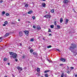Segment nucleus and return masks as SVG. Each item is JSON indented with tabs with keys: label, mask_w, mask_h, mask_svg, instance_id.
<instances>
[{
	"label": "nucleus",
	"mask_w": 77,
	"mask_h": 77,
	"mask_svg": "<svg viewBox=\"0 0 77 77\" xmlns=\"http://www.w3.org/2000/svg\"><path fill=\"white\" fill-rule=\"evenodd\" d=\"M71 45L70 46L69 49L70 51H71V52L74 53V52L73 50L76 48V45L73 43L71 44Z\"/></svg>",
	"instance_id": "1"
},
{
	"label": "nucleus",
	"mask_w": 77,
	"mask_h": 77,
	"mask_svg": "<svg viewBox=\"0 0 77 77\" xmlns=\"http://www.w3.org/2000/svg\"><path fill=\"white\" fill-rule=\"evenodd\" d=\"M12 57L14 58V59H16L17 57V55L15 53H14L13 55L10 56L11 58H12Z\"/></svg>",
	"instance_id": "2"
},
{
	"label": "nucleus",
	"mask_w": 77,
	"mask_h": 77,
	"mask_svg": "<svg viewBox=\"0 0 77 77\" xmlns=\"http://www.w3.org/2000/svg\"><path fill=\"white\" fill-rule=\"evenodd\" d=\"M23 32L25 33L26 35L27 36H29V30H25L23 31Z\"/></svg>",
	"instance_id": "3"
},
{
	"label": "nucleus",
	"mask_w": 77,
	"mask_h": 77,
	"mask_svg": "<svg viewBox=\"0 0 77 77\" xmlns=\"http://www.w3.org/2000/svg\"><path fill=\"white\" fill-rule=\"evenodd\" d=\"M17 68L19 71L20 72V71H23V69H22V67H20V66H18L17 67Z\"/></svg>",
	"instance_id": "4"
},
{
	"label": "nucleus",
	"mask_w": 77,
	"mask_h": 77,
	"mask_svg": "<svg viewBox=\"0 0 77 77\" xmlns=\"http://www.w3.org/2000/svg\"><path fill=\"white\" fill-rule=\"evenodd\" d=\"M44 17L46 18H50V15L46 14V15L44 16Z\"/></svg>",
	"instance_id": "5"
},
{
	"label": "nucleus",
	"mask_w": 77,
	"mask_h": 77,
	"mask_svg": "<svg viewBox=\"0 0 77 77\" xmlns=\"http://www.w3.org/2000/svg\"><path fill=\"white\" fill-rule=\"evenodd\" d=\"M69 2V0H64L63 1V3L65 4L68 3Z\"/></svg>",
	"instance_id": "6"
},
{
	"label": "nucleus",
	"mask_w": 77,
	"mask_h": 77,
	"mask_svg": "<svg viewBox=\"0 0 77 77\" xmlns=\"http://www.w3.org/2000/svg\"><path fill=\"white\" fill-rule=\"evenodd\" d=\"M69 21V20H68V19H66V21L65 22V24H67Z\"/></svg>",
	"instance_id": "7"
},
{
	"label": "nucleus",
	"mask_w": 77,
	"mask_h": 77,
	"mask_svg": "<svg viewBox=\"0 0 77 77\" xmlns=\"http://www.w3.org/2000/svg\"><path fill=\"white\" fill-rule=\"evenodd\" d=\"M42 5L44 8H45V6L46 5L45 3H42Z\"/></svg>",
	"instance_id": "8"
},
{
	"label": "nucleus",
	"mask_w": 77,
	"mask_h": 77,
	"mask_svg": "<svg viewBox=\"0 0 77 77\" xmlns=\"http://www.w3.org/2000/svg\"><path fill=\"white\" fill-rule=\"evenodd\" d=\"M60 60L62 62H65V59L63 58H62L60 59Z\"/></svg>",
	"instance_id": "9"
},
{
	"label": "nucleus",
	"mask_w": 77,
	"mask_h": 77,
	"mask_svg": "<svg viewBox=\"0 0 77 77\" xmlns=\"http://www.w3.org/2000/svg\"><path fill=\"white\" fill-rule=\"evenodd\" d=\"M37 30H41V27H40V26H38L37 27Z\"/></svg>",
	"instance_id": "10"
},
{
	"label": "nucleus",
	"mask_w": 77,
	"mask_h": 77,
	"mask_svg": "<svg viewBox=\"0 0 77 77\" xmlns=\"http://www.w3.org/2000/svg\"><path fill=\"white\" fill-rule=\"evenodd\" d=\"M22 35H23V33L22 32L20 31V32L19 36L21 37L22 36Z\"/></svg>",
	"instance_id": "11"
},
{
	"label": "nucleus",
	"mask_w": 77,
	"mask_h": 77,
	"mask_svg": "<svg viewBox=\"0 0 77 77\" xmlns=\"http://www.w3.org/2000/svg\"><path fill=\"white\" fill-rule=\"evenodd\" d=\"M9 53L10 54V55H12V56H13V54H14V52H9Z\"/></svg>",
	"instance_id": "12"
},
{
	"label": "nucleus",
	"mask_w": 77,
	"mask_h": 77,
	"mask_svg": "<svg viewBox=\"0 0 77 77\" xmlns=\"http://www.w3.org/2000/svg\"><path fill=\"white\" fill-rule=\"evenodd\" d=\"M32 12H33L32 11H29L28 12V14H30L32 13Z\"/></svg>",
	"instance_id": "13"
},
{
	"label": "nucleus",
	"mask_w": 77,
	"mask_h": 77,
	"mask_svg": "<svg viewBox=\"0 0 77 77\" xmlns=\"http://www.w3.org/2000/svg\"><path fill=\"white\" fill-rule=\"evenodd\" d=\"M9 33H7L5 34V37H6V36H9Z\"/></svg>",
	"instance_id": "14"
},
{
	"label": "nucleus",
	"mask_w": 77,
	"mask_h": 77,
	"mask_svg": "<svg viewBox=\"0 0 77 77\" xmlns=\"http://www.w3.org/2000/svg\"><path fill=\"white\" fill-rule=\"evenodd\" d=\"M50 70H45V72H44L45 73H46V72H50Z\"/></svg>",
	"instance_id": "15"
},
{
	"label": "nucleus",
	"mask_w": 77,
	"mask_h": 77,
	"mask_svg": "<svg viewBox=\"0 0 77 77\" xmlns=\"http://www.w3.org/2000/svg\"><path fill=\"white\" fill-rule=\"evenodd\" d=\"M63 22V18H61L60 19V23H62Z\"/></svg>",
	"instance_id": "16"
},
{
	"label": "nucleus",
	"mask_w": 77,
	"mask_h": 77,
	"mask_svg": "<svg viewBox=\"0 0 77 77\" xmlns=\"http://www.w3.org/2000/svg\"><path fill=\"white\" fill-rule=\"evenodd\" d=\"M37 72H39V71H40V69L38 68H37Z\"/></svg>",
	"instance_id": "17"
},
{
	"label": "nucleus",
	"mask_w": 77,
	"mask_h": 77,
	"mask_svg": "<svg viewBox=\"0 0 77 77\" xmlns=\"http://www.w3.org/2000/svg\"><path fill=\"white\" fill-rule=\"evenodd\" d=\"M45 77H48V74H45Z\"/></svg>",
	"instance_id": "18"
},
{
	"label": "nucleus",
	"mask_w": 77,
	"mask_h": 77,
	"mask_svg": "<svg viewBox=\"0 0 77 77\" xmlns=\"http://www.w3.org/2000/svg\"><path fill=\"white\" fill-rule=\"evenodd\" d=\"M54 25H51L50 26L51 27V29H53V28H54Z\"/></svg>",
	"instance_id": "19"
},
{
	"label": "nucleus",
	"mask_w": 77,
	"mask_h": 77,
	"mask_svg": "<svg viewBox=\"0 0 77 77\" xmlns=\"http://www.w3.org/2000/svg\"><path fill=\"white\" fill-rule=\"evenodd\" d=\"M54 9H53L51 10V12L52 13H54Z\"/></svg>",
	"instance_id": "20"
},
{
	"label": "nucleus",
	"mask_w": 77,
	"mask_h": 77,
	"mask_svg": "<svg viewBox=\"0 0 77 77\" xmlns=\"http://www.w3.org/2000/svg\"><path fill=\"white\" fill-rule=\"evenodd\" d=\"M28 6H29V5H28V4H26V5H25V6L26 8H27V7H28Z\"/></svg>",
	"instance_id": "21"
},
{
	"label": "nucleus",
	"mask_w": 77,
	"mask_h": 77,
	"mask_svg": "<svg viewBox=\"0 0 77 77\" xmlns=\"http://www.w3.org/2000/svg\"><path fill=\"white\" fill-rule=\"evenodd\" d=\"M33 54L34 56H36V55L37 54H36V53L35 52H34L33 53Z\"/></svg>",
	"instance_id": "22"
},
{
	"label": "nucleus",
	"mask_w": 77,
	"mask_h": 77,
	"mask_svg": "<svg viewBox=\"0 0 77 77\" xmlns=\"http://www.w3.org/2000/svg\"><path fill=\"white\" fill-rule=\"evenodd\" d=\"M5 11H3L2 12V15H4L5 14Z\"/></svg>",
	"instance_id": "23"
},
{
	"label": "nucleus",
	"mask_w": 77,
	"mask_h": 77,
	"mask_svg": "<svg viewBox=\"0 0 77 77\" xmlns=\"http://www.w3.org/2000/svg\"><path fill=\"white\" fill-rule=\"evenodd\" d=\"M5 15L6 16H9V14L6 13L5 14Z\"/></svg>",
	"instance_id": "24"
},
{
	"label": "nucleus",
	"mask_w": 77,
	"mask_h": 77,
	"mask_svg": "<svg viewBox=\"0 0 77 77\" xmlns=\"http://www.w3.org/2000/svg\"><path fill=\"white\" fill-rule=\"evenodd\" d=\"M4 23L5 24H8V21H6Z\"/></svg>",
	"instance_id": "25"
},
{
	"label": "nucleus",
	"mask_w": 77,
	"mask_h": 77,
	"mask_svg": "<svg viewBox=\"0 0 77 77\" xmlns=\"http://www.w3.org/2000/svg\"><path fill=\"white\" fill-rule=\"evenodd\" d=\"M2 37H0V42L2 41Z\"/></svg>",
	"instance_id": "26"
},
{
	"label": "nucleus",
	"mask_w": 77,
	"mask_h": 77,
	"mask_svg": "<svg viewBox=\"0 0 77 77\" xmlns=\"http://www.w3.org/2000/svg\"><path fill=\"white\" fill-rule=\"evenodd\" d=\"M33 50H32V49H31V50H30V53H33Z\"/></svg>",
	"instance_id": "27"
},
{
	"label": "nucleus",
	"mask_w": 77,
	"mask_h": 77,
	"mask_svg": "<svg viewBox=\"0 0 77 77\" xmlns=\"http://www.w3.org/2000/svg\"><path fill=\"white\" fill-rule=\"evenodd\" d=\"M64 75V73H63L62 74L61 77H63Z\"/></svg>",
	"instance_id": "28"
},
{
	"label": "nucleus",
	"mask_w": 77,
	"mask_h": 77,
	"mask_svg": "<svg viewBox=\"0 0 77 77\" xmlns=\"http://www.w3.org/2000/svg\"><path fill=\"white\" fill-rule=\"evenodd\" d=\"M51 45H49V46H48L47 47V48H51Z\"/></svg>",
	"instance_id": "29"
},
{
	"label": "nucleus",
	"mask_w": 77,
	"mask_h": 77,
	"mask_svg": "<svg viewBox=\"0 0 77 77\" xmlns=\"http://www.w3.org/2000/svg\"><path fill=\"white\" fill-rule=\"evenodd\" d=\"M8 60V59H7V58H5L4 59V61H6V60Z\"/></svg>",
	"instance_id": "30"
},
{
	"label": "nucleus",
	"mask_w": 77,
	"mask_h": 77,
	"mask_svg": "<svg viewBox=\"0 0 77 77\" xmlns=\"http://www.w3.org/2000/svg\"><path fill=\"white\" fill-rule=\"evenodd\" d=\"M32 18L33 20H35V16H32Z\"/></svg>",
	"instance_id": "31"
},
{
	"label": "nucleus",
	"mask_w": 77,
	"mask_h": 77,
	"mask_svg": "<svg viewBox=\"0 0 77 77\" xmlns=\"http://www.w3.org/2000/svg\"><path fill=\"white\" fill-rule=\"evenodd\" d=\"M57 27L58 28V29L60 28V26L59 25L57 26Z\"/></svg>",
	"instance_id": "32"
},
{
	"label": "nucleus",
	"mask_w": 77,
	"mask_h": 77,
	"mask_svg": "<svg viewBox=\"0 0 77 77\" xmlns=\"http://www.w3.org/2000/svg\"><path fill=\"white\" fill-rule=\"evenodd\" d=\"M36 26L35 25H34L33 26V28L34 29H36Z\"/></svg>",
	"instance_id": "33"
},
{
	"label": "nucleus",
	"mask_w": 77,
	"mask_h": 77,
	"mask_svg": "<svg viewBox=\"0 0 77 77\" xmlns=\"http://www.w3.org/2000/svg\"><path fill=\"white\" fill-rule=\"evenodd\" d=\"M51 32V29H49L48 32Z\"/></svg>",
	"instance_id": "34"
},
{
	"label": "nucleus",
	"mask_w": 77,
	"mask_h": 77,
	"mask_svg": "<svg viewBox=\"0 0 77 77\" xmlns=\"http://www.w3.org/2000/svg\"><path fill=\"white\" fill-rule=\"evenodd\" d=\"M54 24L55 26L56 25V21H55L54 22Z\"/></svg>",
	"instance_id": "35"
},
{
	"label": "nucleus",
	"mask_w": 77,
	"mask_h": 77,
	"mask_svg": "<svg viewBox=\"0 0 77 77\" xmlns=\"http://www.w3.org/2000/svg\"><path fill=\"white\" fill-rule=\"evenodd\" d=\"M31 41H34V40L33 38H31Z\"/></svg>",
	"instance_id": "36"
},
{
	"label": "nucleus",
	"mask_w": 77,
	"mask_h": 77,
	"mask_svg": "<svg viewBox=\"0 0 77 77\" xmlns=\"http://www.w3.org/2000/svg\"><path fill=\"white\" fill-rule=\"evenodd\" d=\"M71 69H74V67H71V68H70Z\"/></svg>",
	"instance_id": "37"
},
{
	"label": "nucleus",
	"mask_w": 77,
	"mask_h": 77,
	"mask_svg": "<svg viewBox=\"0 0 77 77\" xmlns=\"http://www.w3.org/2000/svg\"><path fill=\"white\" fill-rule=\"evenodd\" d=\"M67 73H68V74H69L70 73V72L69 71H67Z\"/></svg>",
	"instance_id": "38"
},
{
	"label": "nucleus",
	"mask_w": 77,
	"mask_h": 77,
	"mask_svg": "<svg viewBox=\"0 0 77 77\" xmlns=\"http://www.w3.org/2000/svg\"><path fill=\"white\" fill-rule=\"evenodd\" d=\"M53 63V61H50L49 63Z\"/></svg>",
	"instance_id": "39"
},
{
	"label": "nucleus",
	"mask_w": 77,
	"mask_h": 77,
	"mask_svg": "<svg viewBox=\"0 0 77 77\" xmlns=\"http://www.w3.org/2000/svg\"><path fill=\"white\" fill-rule=\"evenodd\" d=\"M2 2H3V1L2 0H1L0 1V3H2Z\"/></svg>",
	"instance_id": "40"
},
{
	"label": "nucleus",
	"mask_w": 77,
	"mask_h": 77,
	"mask_svg": "<svg viewBox=\"0 0 77 77\" xmlns=\"http://www.w3.org/2000/svg\"><path fill=\"white\" fill-rule=\"evenodd\" d=\"M57 51H58L59 52H60V51L59 49H57Z\"/></svg>",
	"instance_id": "41"
},
{
	"label": "nucleus",
	"mask_w": 77,
	"mask_h": 77,
	"mask_svg": "<svg viewBox=\"0 0 77 77\" xmlns=\"http://www.w3.org/2000/svg\"><path fill=\"white\" fill-rule=\"evenodd\" d=\"M24 57H25V56H24V55H23V59H24Z\"/></svg>",
	"instance_id": "42"
},
{
	"label": "nucleus",
	"mask_w": 77,
	"mask_h": 77,
	"mask_svg": "<svg viewBox=\"0 0 77 77\" xmlns=\"http://www.w3.org/2000/svg\"><path fill=\"white\" fill-rule=\"evenodd\" d=\"M3 26H6V24H4L3 25Z\"/></svg>",
	"instance_id": "43"
},
{
	"label": "nucleus",
	"mask_w": 77,
	"mask_h": 77,
	"mask_svg": "<svg viewBox=\"0 0 77 77\" xmlns=\"http://www.w3.org/2000/svg\"><path fill=\"white\" fill-rule=\"evenodd\" d=\"M15 61L16 62H17V61H18V60L17 59H15Z\"/></svg>",
	"instance_id": "44"
},
{
	"label": "nucleus",
	"mask_w": 77,
	"mask_h": 77,
	"mask_svg": "<svg viewBox=\"0 0 77 77\" xmlns=\"http://www.w3.org/2000/svg\"><path fill=\"white\" fill-rule=\"evenodd\" d=\"M48 60V62H49V63L50 62V60H49L48 59V60Z\"/></svg>",
	"instance_id": "45"
},
{
	"label": "nucleus",
	"mask_w": 77,
	"mask_h": 77,
	"mask_svg": "<svg viewBox=\"0 0 77 77\" xmlns=\"http://www.w3.org/2000/svg\"><path fill=\"white\" fill-rule=\"evenodd\" d=\"M49 36H51V34H49Z\"/></svg>",
	"instance_id": "46"
},
{
	"label": "nucleus",
	"mask_w": 77,
	"mask_h": 77,
	"mask_svg": "<svg viewBox=\"0 0 77 77\" xmlns=\"http://www.w3.org/2000/svg\"><path fill=\"white\" fill-rule=\"evenodd\" d=\"M8 65H10V63H8Z\"/></svg>",
	"instance_id": "47"
},
{
	"label": "nucleus",
	"mask_w": 77,
	"mask_h": 77,
	"mask_svg": "<svg viewBox=\"0 0 77 77\" xmlns=\"http://www.w3.org/2000/svg\"><path fill=\"white\" fill-rule=\"evenodd\" d=\"M63 65V64H60V66H62V65Z\"/></svg>",
	"instance_id": "48"
},
{
	"label": "nucleus",
	"mask_w": 77,
	"mask_h": 77,
	"mask_svg": "<svg viewBox=\"0 0 77 77\" xmlns=\"http://www.w3.org/2000/svg\"><path fill=\"white\" fill-rule=\"evenodd\" d=\"M75 77H77V74L75 75Z\"/></svg>",
	"instance_id": "49"
},
{
	"label": "nucleus",
	"mask_w": 77,
	"mask_h": 77,
	"mask_svg": "<svg viewBox=\"0 0 77 77\" xmlns=\"http://www.w3.org/2000/svg\"><path fill=\"white\" fill-rule=\"evenodd\" d=\"M28 23H30V22L28 21Z\"/></svg>",
	"instance_id": "50"
},
{
	"label": "nucleus",
	"mask_w": 77,
	"mask_h": 77,
	"mask_svg": "<svg viewBox=\"0 0 77 77\" xmlns=\"http://www.w3.org/2000/svg\"><path fill=\"white\" fill-rule=\"evenodd\" d=\"M42 1H45V0H42Z\"/></svg>",
	"instance_id": "51"
},
{
	"label": "nucleus",
	"mask_w": 77,
	"mask_h": 77,
	"mask_svg": "<svg viewBox=\"0 0 77 77\" xmlns=\"http://www.w3.org/2000/svg\"><path fill=\"white\" fill-rule=\"evenodd\" d=\"M18 20L19 21H20V19H19V20Z\"/></svg>",
	"instance_id": "52"
},
{
	"label": "nucleus",
	"mask_w": 77,
	"mask_h": 77,
	"mask_svg": "<svg viewBox=\"0 0 77 77\" xmlns=\"http://www.w3.org/2000/svg\"><path fill=\"white\" fill-rule=\"evenodd\" d=\"M4 77H8L7 76H5Z\"/></svg>",
	"instance_id": "53"
},
{
	"label": "nucleus",
	"mask_w": 77,
	"mask_h": 77,
	"mask_svg": "<svg viewBox=\"0 0 77 77\" xmlns=\"http://www.w3.org/2000/svg\"><path fill=\"white\" fill-rule=\"evenodd\" d=\"M67 68H69V67H68V66H67Z\"/></svg>",
	"instance_id": "54"
},
{
	"label": "nucleus",
	"mask_w": 77,
	"mask_h": 77,
	"mask_svg": "<svg viewBox=\"0 0 77 77\" xmlns=\"http://www.w3.org/2000/svg\"><path fill=\"white\" fill-rule=\"evenodd\" d=\"M21 45V44L20 43V45Z\"/></svg>",
	"instance_id": "55"
},
{
	"label": "nucleus",
	"mask_w": 77,
	"mask_h": 77,
	"mask_svg": "<svg viewBox=\"0 0 77 77\" xmlns=\"http://www.w3.org/2000/svg\"><path fill=\"white\" fill-rule=\"evenodd\" d=\"M39 38H40V37H39Z\"/></svg>",
	"instance_id": "56"
}]
</instances>
